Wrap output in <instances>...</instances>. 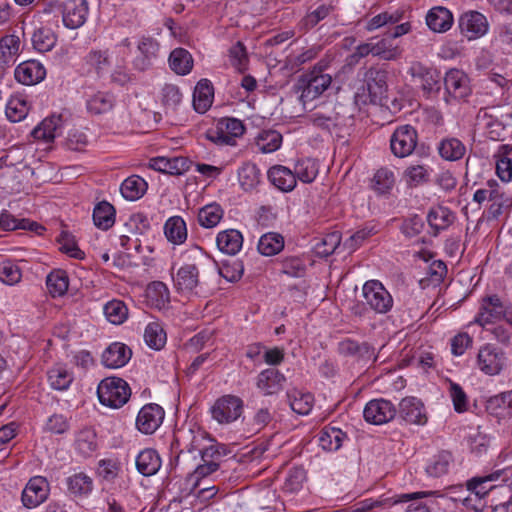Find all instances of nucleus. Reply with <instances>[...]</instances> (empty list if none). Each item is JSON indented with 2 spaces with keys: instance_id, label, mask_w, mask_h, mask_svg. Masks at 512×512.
<instances>
[{
  "instance_id": "obj_1",
  "label": "nucleus",
  "mask_w": 512,
  "mask_h": 512,
  "mask_svg": "<svg viewBox=\"0 0 512 512\" xmlns=\"http://www.w3.org/2000/svg\"><path fill=\"white\" fill-rule=\"evenodd\" d=\"M188 262L184 263L173 277L174 285L180 292H192L216 273V263L200 247L187 252Z\"/></svg>"
},
{
  "instance_id": "obj_2",
  "label": "nucleus",
  "mask_w": 512,
  "mask_h": 512,
  "mask_svg": "<svg viewBox=\"0 0 512 512\" xmlns=\"http://www.w3.org/2000/svg\"><path fill=\"white\" fill-rule=\"evenodd\" d=\"M432 491L397 494L381 500L366 499L358 503L355 512H367L376 507H395L397 512H431L436 502Z\"/></svg>"
},
{
  "instance_id": "obj_3",
  "label": "nucleus",
  "mask_w": 512,
  "mask_h": 512,
  "mask_svg": "<svg viewBox=\"0 0 512 512\" xmlns=\"http://www.w3.org/2000/svg\"><path fill=\"white\" fill-rule=\"evenodd\" d=\"M332 83V76L324 73L322 66L316 65L309 73L303 75L297 83V91L304 108L307 104L318 98L326 91Z\"/></svg>"
},
{
  "instance_id": "obj_4",
  "label": "nucleus",
  "mask_w": 512,
  "mask_h": 512,
  "mask_svg": "<svg viewBox=\"0 0 512 512\" xmlns=\"http://www.w3.org/2000/svg\"><path fill=\"white\" fill-rule=\"evenodd\" d=\"M97 395L101 404L120 408L129 400L131 389L122 378L107 377L99 383Z\"/></svg>"
},
{
  "instance_id": "obj_5",
  "label": "nucleus",
  "mask_w": 512,
  "mask_h": 512,
  "mask_svg": "<svg viewBox=\"0 0 512 512\" xmlns=\"http://www.w3.org/2000/svg\"><path fill=\"white\" fill-rule=\"evenodd\" d=\"M365 303L378 314H386L393 307V298L384 285L378 280L365 282L362 288Z\"/></svg>"
},
{
  "instance_id": "obj_6",
  "label": "nucleus",
  "mask_w": 512,
  "mask_h": 512,
  "mask_svg": "<svg viewBox=\"0 0 512 512\" xmlns=\"http://www.w3.org/2000/svg\"><path fill=\"white\" fill-rule=\"evenodd\" d=\"M55 3L67 28L77 29L84 25L89 13L87 0H55Z\"/></svg>"
},
{
  "instance_id": "obj_7",
  "label": "nucleus",
  "mask_w": 512,
  "mask_h": 512,
  "mask_svg": "<svg viewBox=\"0 0 512 512\" xmlns=\"http://www.w3.org/2000/svg\"><path fill=\"white\" fill-rule=\"evenodd\" d=\"M445 96L444 101L448 105L466 98L470 94L469 79L459 69H450L444 77Z\"/></svg>"
},
{
  "instance_id": "obj_8",
  "label": "nucleus",
  "mask_w": 512,
  "mask_h": 512,
  "mask_svg": "<svg viewBox=\"0 0 512 512\" xmlns=\"http://www.w3.org/2000/svg\"><path fill=\"white\" fill-rule=\"evenodd\" d=\"M243 412V401L235 395H224L217 399L211 408L213 419L220 424L236 421Z\"/></svg>"
},
{
  "instance_id": "obj_9",
  "label": "nucleus",
  "mask_w": 512,
  "mask_h": 512,
  "mask_svg": "<svg viewBox=\"0 0 512 512\" xmlns=\"http://www.w3.org/2000/svg\"><path fill=\"white\" fill-rule=\"evenodd\" d=\"M244 131L241 120L224 117L218 120L215 130L209 133V139L218 145H235V139L242 136Z\"/></svg>"
},
{
  "instance_id": "obj_10",
  "label": "nucleus",
  "mask_w": 512,
  "mask_h": 512,
  "mask_svg": "<svg viewBox=\"0 0 512 512\" xmlns=\"http://www.w3.org/2000/svg\"><path fill=\"white\" fill-rule=\"evenodd\" d=\"M418 141L416 129L411 125H402L395 129L390 139L392 153L400 158L409 156Z\"/></svg>"
},
{
  "instance_id": "obj_11",
  "label": "nucleus",
  "mask_w": 512,
  "mask_h": 512,
  "mask_svg": "<svg viewBox=\"0 0 512 512\" xmlns=\"http://www.w3.org/2000/svg\"><path fill=\"white\" fill-rule=\"evenodd\" d=\"M505 361L504 352L492 344H486L479 349L477 366L486 375L500 374L505 366Z\"/></svg>"
},
{
  "instance_id": "obj_12",
  "label": "nucleus",
  "mask_w": 512,
  "mask_h": 512,
  "mask_svg": "<svg viewBox=\"0 0 512 512\" xmlns=\"http://www.w3.org/2000/svg\"><path fill=\"white\" fill-rule=\"evenodd\" d=\"M458 27L464 37L475 40L487 33L488 21L480 12L467 11L459 17Z\"/></svg>"
},
{
  "instance_id": "obj_13",
  "label": "nucleus",
  "mask_w": 512,
  "mask_h": 512,
  "mask_svg": "<svg viewBox=\"0 0 512 512\" xmlns=\"http://www.w3.org/2000/svg\"><path fill=\"white\" fill-rule=\"evenodd\" d=\"M503 471L497 470L493 473L477 476L472 478L467 482V489L470 492V495L464 499V505L467 507H472L477 510L478 506L476 504H472V495L476 497L478 501H480L484 496L488 494L489 491L494 489L496 485L493 482L500 479Z\"/></svg>"
},
{
  "instance_id": "obj_14",
  "label": "nucleus",
  "mask_w": 512,
  "mask_h": 512,
  "mask_svg": "<svg viewBox=\"0 0 512 512\" xmlns=\"http://www.w3.org/2000/svg\"><path fill=\"white\" fill-rule=\"evenodd\" d=\"M396 413L392 402L385 399H373L366 404L363 416L368 423L381 425L393 420Z\"/></svg>"
},
{
  "instance_id": "obj_15",
  "label": "nucleus",
  "mask_w": 512,
  "mask_h": 512,
  "mask_svg": "<svg viewBox=\"0 0 512 512\" xmlns=\"http://www.w3.org/2000/svg\"><path fill=\"white\" fill-rule=\"evenodd\" d=\"M215 455L219 456L215 446H209L201 451V458L204 463L198 465L194 472L187 477L185 482L186 485L193 483L194 489H197L201 486L202 479L219 469V463L214 460Z\"/></svg>"
},
{
  "instance_id": "obj_16",
  "label": "nucleus",
  "mask_w": 512,
  "mask_h": 512,
  "mask_svg": "<svg viewBox=\"0 0 512 512\" xmlns=\"http://www.w3.org/2000/svg\"><path fill=\"white\" fill-rule=\"evenodd\" d=\"M164 419V410L155 403L147 404L141 408L136 419L140 432L152 434L161 425Z\"/></svg>"
},
{
  "instance_id": "obj_17",
  "label": "nucleus",
  "mask_w": 512,
  "mask_h": 512,
  "mask_svg": "<svg viewBox=\"0 0 512 512\" xmlns=\"http://www.w3.org/2000/svg\"><path fill=\"white\" fill-rule=\"evenodd\" d=\"M49 485L45 478L37 476L29 480L22 492V502L27 508H35L48 496Z\"/></svg>"
},
{
  "instance_id": "obj_18",
  "label": "nucleus",
  "mask_w": 512,
  "mask_h": 512,
  "mask_svg": "<svg viewBox=\"0 0 512 512\" xmlns=\"http://www.w3.org/2000/svg\"><path fill=\"white\" fill-rule=\"evenodd\" d=\"M505 314V308L497 295H491L482 298L479 312L475 318V322L480 326L492 323L501 319Z\"/></svg>"
},
{
  "instance_id": "obj_19",
  "label": "nucleus",
  "mask_w": 512,
  "mask_h": 512,
  "mask_svg": "<svg viewBox=\"0 0 512 512\" xmlns=\"http://www.w3.org/2000/svg\"><path fill=\"white\" fill-rule=\"evenodd\" d=\"M192 162L182 156L155 157L150 159L149 167L170 175H182L190 169Z\"/></svg>"
},
{
  "instance_id": "obj_20",
  "label": "nucleus",
  "mask_w": 512,
  "mask_h": 512,
  "mask_svg": "<svg viewBox=\"0 0 512 512\" xmlns=\"http://www.w3.org/2000/svg\"><path fill=\"white\" fill-rule=\"evenodd\" d=\"M285 382L284 374L277 369L268 368L258 374L256 386L265 396H269L280 392Z\"/></svg>"
},
{
  "instance_id": "obj_21",
  "label": "nucleus",
  "mask_w": 512,
  "mask_h": 512,
  "mask_svg": "<svg viewBox=\"0 0 512 512\" xmlns=\"http://www.w3.org/2000/svg\"><path fill=\"white\" fill-rule=\"evenodd\" d=\"M399 414L403 420L410 424L424 425L427 423L424 404L415 397H406L401 400Z\"/></svg>"
},
{
  "instance_id": "obj_22",
  "label": "nucleus",
  "mask_w": 512,
  "mask_h": 512,
  "mask_svg": "<svg viewBox=\"0 0 512 512\" xmlns=\"http://www.w3.org/2000/svg\"><path fill=\"white\" fill-rule=\"evenodd\" d=\"M132 356L131 349L124 343L114 342L102 353V364L111 369L121 368L127 364Z\"/></svg>"
},
{
  "instance_id": "obj_23",
  "label": "nucleus",
  "mask_w": 512,
  "mask_h": 512,
  "mask_svg": "<svg viewBox=\"0 0 512 512\" xmlns=\"http://www.w3.org/2000/svg\"><path fill=\"white\" fill-rule=\"evenodd\" d=\"M45 75L44 66L36 60L24 61L15 69L16 80L24 85L39 83L45 78Z\"/></svg>"
},
{
  "instance_id": "obj_24",
  "label": "nucleus",
  "mask_w": 512,
  "mask_h": 512,
  "mask_svg": "<svg viewBox=\"0 0 512 512\" xmlns=\"http://www.w3.org/2000/svg\"><path fill=\"white\" fill-rule=\"evenodd\" d=\"M270 182L283 192L292 191L296 186L295 174L285 166L276 165L268 170Z\"/></svg>"
},
{
  "instance_id": "obj_25",
  "label": "nucleus",
  "mask_w": 512,
  "mask_h": 512,
  "mask_svg": "<svg viewBox=\"0 0 512 512\" xmlns=\"http://www.w3.org/2000/svg\"><path fill=\"white\" fill-rule=\"evenodd\" d=\"M137 48L139 54L134 59V66L140 71L147 70L157 56L158 43L152 38H142Z\"/></svg>"
},
{
  "instance_id": "obj_26",
  "label": "nucleus",
  "mask_w": 512,
  "mask_h": 512,
  "mask_svg": "<svg viewBox=\"0 0 512 512\" xmlns=\"http://www.w3.org/2000/svg\"><path fill=\"white\" fill-rule=\"evenodd\" d=\"M214 98V88L207 79H201L193 93V106L199 113H205L212 105Z\"/></svg>"
},
{
  "instance_id": "obj_27",
  "label": "nucleus",
  "mask_w": 512,
  "mask_h": 512,
  "mask_svg": "<svg viewBox=\"0 0 512 512\" xmlns=\"http://www.w3.org/2000/svg\"><path fill=\"white\" fill-rule=\"evenodd\" d=\"M426 23L432 31L443 33L451 28L453 15L447 8L434 7L428 12Z\"/></svg>"
},
{
  "instance_id": "obj_28",
  "label": "nucleus",
  "mask_w": 512,
  "mask_h": 512,
  "mask_svg": "<svg viewBox=\"0 0 512 512\" xmlns=\"http://www.w3.org/2000/svg\"><path fill=\"white\" fill-rule=\"evenodd\" d=\"M218 249L228 255L237 254L243 245L242 234L235 229H228L218 233L216 238Z\"/></svg>"
},
{
  "instance_id": "obj_29",
  "label": "nucleus",
  "mask_w": 512,
  "mask_h": 512,
  "mask_svg": "<svg viewBox=\"0 0 512 512\" xmlns=\"http://www.w3.org/2000/svg\"><path fill=\"white\" fill-rule=\"evenodd\" d=\"M371 43L373 46V56L383 60H395L401 54L398 46L392 41V37L387 34L383 37H372Z\"/></svg>"
},
{
  "instance_id": "obj_30",
  "label": "nucleus",
  "mask_w": 512,
  "mask_h": 512,
  "mask_svg": "<svg viewBox=\"0 0 512 512\" xmlns=\"http://www.w3.org/2000/svg\"><path fill=\"white\" fill-rule=\"evenodd\" d=\"M161 467V459L154 449H145L136 457V468L143 476H152Z\"/></svg>"
},
{
  "instance_id": "obj_31",
  "label": "nucleus",
  "mask_w": 512,
  "mask_h": 512,
  "mask_svg": "<svg viewBox=\"0 0 512 512\" xmlns=\"http://www.w3.org/2000/svg\"><path fill=\"white\" fill-rule=\"evenodd\" d=\"M439 155L447 161H457L463 158L466 153L465 145L455 137L442 139L438 144Z\"/></svg>"
},
{
  "instance_id": "obj_32",
  "label": "nucleus",
  "mask_w": 512,
  "mask_h": 512,
  "mask_svg": "<svg viewBox=\"0 0 512 512\" xmlns=\"http://www.w3.org/2000/svg\"><path fill=\"white\" fill-rule=\"evenodd\" d=\"M490 201L491 205L488 210V217L492 219H497L512 207L511 196L507 194L499 184L497 185Z\"/></svg>"
},
{
  "instance_id": "obj_33",
  "label": "nucleus",
  "mask_w": 512,
  "mask_h": 512,
  "mask_svg": "<svg viewBox=\"0 0 512 512\" xmlns=\"http://www.w3.org/2000/svg\"><path fill=\"white\" fill-rule=\"evenodd\" d=\"M115 105V98L107 92H97L89 97L86 106L90 114L101 115L110 112Z\"/></svg>"
},
{
  "instance_id": "obj_34",
  "label": "nucleus",
  "mask_w": 512,
  "mask_h": 512,
  "mask_svg": "<svg viewBox=\"0 0 512 512\" xmlns=\"http://www.w3.org/2000/svg\"><path fill=\"white\" fill-rule=\"evenodd\" d=\"M338 351L344 356L358 358H371L374 356V349L367 343H358L352 339H345L338 344Z\"/></svg>"
},
{
  "instance_id": "obj_35",
  "label": "nucleus",
  "mask_w": 512,
  "mask_h": 512,
  "mask_svg": "<svg viewBox=\"0 0 512 512\" xmlns=\"http://www.w3.org/2000/svg\"><path fill=\"white\" fill-rule=\"evenodd\" d=\"M512 145H501L496 154V172L502 181L512 180Z\"/></svg>"
},
{
  "instance_id": "obj_36",
  "label": "nucleus",
  "mask_w": 512,
  "mask_h": 512,
  "mask_svg": "<svg viewBox=\"0 0 512 512\" xmlns=\"http://www.w3.org/2000/svg\"><path fill=\"white\" fill-rule=\"evenodd\" d=\"M164 233L168 241L171 243H184L187 238L185 221L180 216L170 217L164 225Z\"/></svg>"
},
{
  "instance_id": "obj_37",
  "label": "nucleus",
  "mask_w": 512,
  "mask_h": 512,
  "mask_svg": "<svg viewBox=\"0 0 512 512\" xmlns=\"http://www.w3.org/2000/svg\"><path fill=\"white\" fill-rule=\"evenodd\" d=\"M169 65L176 74L186 75L193 68V59L186 49L176 48L170 53Z\"/></svg>"
},
{
  "instance_id": "obj_38",
  "label": "nucleus",
  "mask_w": 512,
  "mask_h": 512,
  "mask_svg": "<svg viewBox=\"0 0 512 512\" xmlns=\"http://www.w3.org/2000/svg\"><path fill=\"white\" fill-rule=\"evenodd\" d=\"M287 398L291 409L299 415L309 414L313 407L314 397L310 393L293 389L287 393Z\"/></svg>"
},
{
  "instance_id": "obj_39",
  "label": "nucleus",
  "mask_w": 512,
  "mask_h": 512,
  "mask_svg": "<svg viewBox=\"0 0 512 512\" xmlns=\"http://www.w3.org/2000/svg\"><path fill=\"white\" fill-rule=\"evenodd\" d=\"M61 126L60 116H51L45 118L37 127L32 131V136L35 139L50 142L54 140L57 135V131Z\"/></svg>"
},
{
  "instance_id": "obj_40",
  "label": "nucleus",
  "mask_w": 512,
  "mask_h": 512,
  "mask_svg": "<svg viewBox=\"0 0 512 512\" xmlns=\"http://www.w3.org/2000/svg\"><path fill=\"white\" fill-rule=\"evenodd\" d=\"M120 190L125 199L134 201L145 194L147 183L140 176L133 175L123 181Z\"/></svg>"
},
{
  "instance_id": "obj_41",
  "label": "nucleus",
  "mask_w": 512,
  "mask_h": 512,
  "mask_svg": "<svg viewBox=\"0 0 512 512\" xmlns=\"http://www.w3.org/2000/svg\"><path fill=\"white\" fill-rule=\"evenodd\" d=\"M284 248V238L279 233L269 232L262 235L258 242V251L264 256H274Z\"/></svg>"
},
{
  "instance_id": "obj_42",
  "label": "nucleus",
  "mask_w": 512,
  "mask_h": 512,
  "mask_svg": "<svg viewBox=\"0 0 512 512\" xmlns=\"http://www.w3.org/2000/svg\"><path fill=\"white\" fill-rule=\"evenodd\" d=\"M93 221L98 228L109 229L115 222L114 207L106 201L98 203L93 211Z\"/></svg>"
},
{
  "instance_id": "obj_43",
  "label": "nucleus",
  "mask_w": 512,
  "mask_h": 512,
  "mask_svg": "<svg viewBox=\"0 0 512 512\" xmlns=\"http://www.w3.org/2000/svg\"><path fill=\"white\" fill-rule=\"evenodd\" d=\"M224 211L218 203H210L198 212V222L204 228H214L223 218Z\"/></svg>"
},
{
  "instance_id": "obj_44",
  "label": "nucleus",
  "mask_w": 512,
  "mask_h": 512,
  "mask_svg": "<svg viewBox=\"0 0 512 512\" xmlns=\"http://www.w3.org/2000/svg\"><path fill=\"white\" fill-rule=\"evenodd\" d=\"M345 434L336 427H325L319 433V445L326 451H336L343 443Z\"/></svg>"
},
{
  "instance_id": "obj_45",
  "label": "nucleus",
  "mask_w": 512,
  "mask_h": 512,
  "mask_svg": "<svg viewBox=\"0 0 512 512\" xmlns=\"http://www.w3.org/2000/svg\"><path fill=\"white\" fill-rule=\"evenodd\" d=\"M428 223L435 232L446 229L454 220L453 213L446 207L431 208L427 216Z\"/></svg>"
},
{
  "instance_id": "obj_46",
  "label": "nucleus",
  "mask_w": 512,
  "mask_h": 512,
  "mask_svg": "<svg viewBox=\"0 0 512 512\" xmlns=\"http://www.w3.org/2000/svg\"><path fill=\"white\" fill-rule=\"evenodd\" d=\"M260 170L256 164L244 163L238 170V178L241 187L248 191L256 187L260 182Z\"/></svg>"
},
{
  "instance_id": "obj_47",
  "label": "nucleus",
  "mask_w": 512,
  "mask_h": 512,
  "mask_svg": "<svg viewBox=\"0 0 512 512\" xmlns=\"http://www.w3.org/2000/svg\"><path fill=\"white\" fill-rule=\"evenodd\" d=\"M47 289L52 297L64 295L69 286L68 276L63 270L52 271L46 279Z\"/></svg>"
},
{
  "instance_id": "obj_48",
  "label": "nucleus",
  "mask_w": 512,
  "mask_h": 512,
  "mask_svg": "<svg viewBox=\"0 0 512 512\" xmlns=\"http://www.w3.org/2000/svg\"><path fill=\"white\" fill-rule=\"evenodd\" d=\"M365 82L370 94H382L386 88L387 72L379 68H370L365 73Z\"/></svg>"
},
{
  "instance_id": "obj_49",
  "label": "nucleus",
  "mask_w": 512,
  "mask_h": 512,
  "mask_svg": "<svg viewBox=\"0 0 512 512\" xmlns=\"http://www.w3.org/2000/svg\"><path fill=\"white\" fill-rule=\"evenodd\" d=\"M144 340L150 348L160 350L166 344V332L158 322H151L145 328Z\"/></svg>"
},
{
  "instance_id": "obj_50",
  "label": "nucleus",
  "mask_w": 512,
  "mask_h": 512,
  "mask_svg": "<svg viewBox=\"0 0 512 512\" xmlns=\"http://www.w3.org/2000/svg\"><path fill=\"white\" fill-rule=\"evenodd\" d=\"M282 143V135L276 130H263L256 138V145L263 153H272L278 150Z\"/></svg>"
},
{
  "instance_id": "obj_51",
  "label": "nucleus",
  "mask_w": 512,
  "mask_h": 512,
  "mask_svg": "<svg viewBox=\"0 0 512 512\" xmlns=\"http://www.w3.org/2000/svg\"><path fill=\"white\" fill-rule=\"evenodd\" d=\"M6 116L11 122H20L29 112V105L21 96L11 97L6 105Z\"/></svg>"
},
{
  "instance_id": "obj_52",
  "label": "nucleus",
  "mask_w": 512,
  "mask_h": 512,
  "mask_svg": "<svg viewBox=\"0 0 512 512\" xmlns=\"http://www.w3.org/2000/svg\"><path fill=\"white\" fill-rule=\"evenodd\" d=\"M104 314L109 322L119 325L127 319L128 308L123 301L112 300L104 306Z\"/></svg>"
},
{
  "instance_id": "obj_53",
  "label": "nucleus",
  "mask_w": 512,
  "mask_h": 512,
  "mask_svg": "<svg viewBox=\"0 0 512 512\" xmlns=\"http://www.w3.org/2000/svg\"><path fill=\"white\" fill-rule=\"evenodd\" d=\"M78 451L84 456L91 455L97 449L96 433L91 428H84L79 431L76 437Z\"/></svg>"
},
{
  "instance_id": "obj_54",
  "label": "nucleus",
  "mask_w": 512,
  "mask_h": 512,
  "mask_svg": "<svg viewBox=\"0 0 512 512\" xmlns=\"http://www.w3.org/2000/svg\"><path fill=\"white\" fill-rule=\"evenodd\" d=\"M452 459L450 452L442 451L433 457L426 467V472L432 477H440L448 472Z\"/></svg>"
},
{
  "instance_id": "obj_55",
  "label": "nucleus",
  "mask_w": 512,
  "mask_h": 512,
  "mask_svg": "<svg viewBox=\"0 0 512 512\" xmlns=\"http://www.w3.org/2000/svg\"><path fill=\"white\" fill-rule=\"evenodd\" d=\"M32 43L37 51L41 53L48 52L54 47L56 36L51 29L42 27L33 33Z\"/></svg>"
},
{
  "instance_id": "obj_56",
  "label": "nucleus",
  "mask_w": 512,
  "mask_h": 512,
  "mask_svg": "<svg viewBox=\"0 0 512 512\" xmlns=\"http://www.w3.org/2000/svg\"><path fill=\"white\" fill-rule=\"evenodd\" d=\"M67 485L69 491L76 495L89 494L93 489L92 479L82 472L70 476L67 479Z\"/></svg>"
},
{
  "instance_id": "obj_57",
  "label": "nucleus",
  "mask_w": 512,
  "mask_h": 512,
  "mask_svg": "<svg viewBox=\"0 0 512 512\" xmlns=\"http://www.w3.org/2000/svg\"><path fill=\"white\" fill-rule=\"evenodd\" d=\"M373 188L379 194L388 193L395 184V175L388 168H380L373 177Z\"/></svg>"
},
{
  "instance_id": "obj_58",
  "label": "nucleus",
  "mask_w": 512,
  "mask_h": 512,
  "mask_svg": "<svg viewBox=\"0 0 512 512\" xmlns=\"http://www.w3.org/2000/svg\"><path fill=\"white\" fill-rule=\"evenodd\" d=\"M298 178L304 183H311L318 174V167L313 159L306 158L299 160L295 165V171L293 172Z\"/></svg>"
},
{
  "instance_id": "obj_59",
  "label": "nucleus",
  "mask_w": 512,
  "mask_h": 512,
  "mask_svg": "<svg viewBox=\"0 0 512 512\" xmlns=\"http://www.w3.org/2000/svg\"><path fill=\"white\" fill-rule=\"evenodd\" d=\"M48 380L52 388L66 390L73 381L72 374L63 367H54L48 372Z\"/></svg>"
},
{
  "instance_id": "obj_60",
  "label": "nucleus",
  "mask_w": 512,
  "mask_h": 512,
  "mask_svg": "<svg viewBox=\"0 0 512 512\" xmlns=\"http://www.w3.org/2000/svg\"><path fill=\"white\" fill-rule=\"evenodd\" d=\"M230 64L239 72H244L248 65V55L244 44L238 41L228 51Z\"/></svg>"
},
{
  "instance_id": "obj_61",
  "label": "nucleus",
  "mask_w": 512,
  "mask_h": 512,
  "mask_svg": "<svg viewBox=\"0 0 512 512\" xmlns=\"http://www.w3.org/2000/svg\"><path fill=\"white\" fill-rule=\"evenodd\" d=\"M309 120L316 126L321 129L331 131L332 128H335L339 125V114L332 111L329 113H324L321 111H316L309 116Z\"/></svg>"
},
{
  "instance_id": "obj_62",
  "label": "nucleus",
  "mask_w": 512,
  "mask_h": 512,
  "mask_svg": "<svg viewBox=\"0 0 512 512\" xmlns=\"http://www.w3.org/2000/svg\"><path fill=\"white\" fill-rule=\"evenodd\" d=\"M186 488L188 492L183 496L186 499L193 498L190 501V504H194L196 501H199L201 504L212 499L218 492V488L215 486H199L197 489H194L193 483H190Z\"/></svg>"
},
{
  "instance_id": "obj_63",
  "label": "nucleus",
  "mask_w": 512,
  "mask_h": 512,
  "mask_svg": "<svg viewBox=\"0 0 512 512\" xmlns=\"http://www.w3.org/2000/svg\"><path fill=\"white\" fill-rule=\"evenodd\" d=\"M21 278L22 272L17 264L11 261H3L0 264V281L7 285H15Z\"/></svg>"
},
{
  "instance_id": "obj_64",
  "label": "nucleus",
  "mask_w": 512,
  "mask_h": 512,
  "mask_svg": "<svg viewBox=\"0 0 512 512\" xmlns=\"http://www.w3.org/2000/svg\"><path fill=\"white\" fill-rule=\"evenodd\" d=\"M147 297L157 305H164L169 301V290L167 286L160 281H154L147 286Z\"/></svg>"
}]
</instances>
